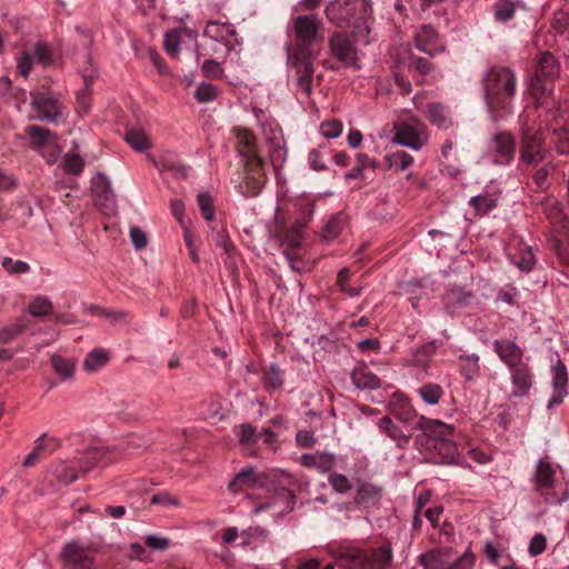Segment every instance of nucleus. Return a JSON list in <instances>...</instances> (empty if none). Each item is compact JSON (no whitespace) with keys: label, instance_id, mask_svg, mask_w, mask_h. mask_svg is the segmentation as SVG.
<instances>
[{"label":"nucleus","instance_id":"obj_1","mask_svg":"<svg viewBox=\"0 0 569 569\" xmlns=\"http://www.w3.org/2000/svg\"><path fill=\"white\" fill-rule=\"evenodd\" d=\"M487 109L492 121L505 119L512 112L517 90L515 72L503 66L491 67L481 79Z\"/></svg>","mask_w":569,"mask_h":569},{"label":"nucleus","instance_id":"obj_2","mask_svg":"<svg viewBox=\"0 0 569 569\" xmlns=\"http://www.w3.org/2000/svg\"><path fill=\"white\" fill-rule=\"evenodd\" d=\"M237 151L243 166V178L239 184V191L247 198L257 197L266 181L267 163L259 154L257 139L247 129H236Z\"/></svg>","mask_w":569,"mask_h":569},{"label":"nucleus","instance_id":"obj_3","mask_svg":"<svg viewBox=\"0 0 569 569\" xmlns=\"http://www.w3.org/2000/svg\"><path fill=\"white\" fill-rule=\"evenodd\" d=\"M325 13L336 27H351L361 32L368 30L367 22L372 16V7L369 0H335L327 6Z\"/></svg>","mask_w":569,"mask_h":569},{"label":"nucleus","instance_id":"obj_4","mask_svg":"<svg viewBox=\"0 0 569 569\" xmlns=\"http://www.w3.org/2000/svg\"><path fill=\"white\" fill-rule=\"evenodd\" d=\"M290 29L295 44L290 52L320 53V43L325 38V24L318 14H299L291 19Z\"/></svg>","mask_w":569,"mask_h":569},{"label":"nucleus","instance_id":"obj_5","mask_svg":"<svg viewBox=\"0 0 569 569\" xmlns=\"http://www.w3.org/2000/svg\"><path fill=\"white\" fill-rule=\"evenodd\" d=\"M519 166L536 167L548 156L543 132L529 123L528 116H520Z\"/></svg>","mask_w":569,"mask_h":569},{"label":"nucleus","instance_id":"obj_6","mask_svg":"<svg viewBox=\"0 0 569 569\" xmlns=\"http://www.w3.org/2000/svg\"><path fill=\"white\" fill-rule=\"evenodd\" d=\"M96 550L79 540L67 541L60 552L62 569H100L94 557Z\"/></svg>","mask_w":569,"mask_h":569},{"label":"nucleus","instance_id":"obj_7","mask_svg":"<svg viewBox=\"0 0 569 569\" xmlns=\"http://www.w3.org/2000/svg\"><path fill=\"white\" fill-rule=\"evenodd\" d=\"M319 53L290 52L288 61L295 70V84L298 91L309 97L312 93L315 61Z\"/></svg>","mask_w":569,"mask_h":569},{"label":"nucleus","instance_id":"obj_8","mask_svg":"<svg viewBox=\"0 0 569 569\" xmlns=\"http://www.w3.org/2000/svg\"><path fill=\"white\" fill-rule=\"evenodd\" d=\"M516 150L513 134L500 131L490 138L485 157L495 166H509L515 160Z\"/></svg>","mask_w":569,"mask_h":569},{"label":"nucleus","instance_id":"obj_9","mask_svg":"<svg viewBox=\"0 0 569 569\" xmlns=\"http://www.w3.org/2000/svg\"><path fill=\"white\" fill-rule=\"evenodd\" d=\"M30 104L37 111L36 116H29L30 120H46L56 123L62 116L63 104L50 90L31 92Z\"/></svg>","mask_w":569,"mask_h":569},{"label":"nucleus","instance_id":"obj_10","mask_svg":"<svg viewBox=\"0 0 569 569\" xmlns=\"http://www.w3.org/2000/svg\"><path fill=\"white\" fill-rule=\"evenodd\" d=\"M91 191L96 207L104 216L117 213V199L111 182L104 173H97L91 180Z\"/></svg>","mask_w":569,"mask_h":569},{"label":"nucleus","instance_id":"obj_11","mask_svg":"<svg viewBox=\"0 0 569 569\" xmlns=\"http://www.w3.org/2000/svg\"><path fill=\"white\" fill-rule=\"evenodd\" d=\"M559 72L560 67L556 58L549 52L542 53L531 83L535 93L540 92L542 96L551 93V82L559 76Z\"/></svg>","mask_w":569,"mask_h":569},{"label":"nucleus","instance_id":"obj_12","mask_svg":"<svg viewBox=\"0 0 569 569\" xmlns=\"http://www.w3.org/2000/svg\"><path fill=\"white\" fill-rule=\"evenodd\" d=\"M271 479V475L259 472L254 467L248 466L233 476L228 485V490L236 495L248 489L266 488Z\"/></svg>","mask_w":569,"mask_h":569},{"label":"nucleus","instance_id":"obj_13","mask_svg":"<svg viewBox=\"0 0 569 569\" xmlns=\"http://www.w3.org/2000/svg\"><path fill=\"white\" fill-rule=\"evenodd\" d=\"M116 449L97 446L90 447L80 453L79 457L74 458L78 470L81 477H86L90 471L96 468H103L110 465L114 458L112 457Z\"/></svg>","mask_w":569,"mask_h":569},{"label":"nucleus","instance_id":"obj_14","mask_svg":"<svg viewBox=\"0 0 569 569\" xmlns=\"http://www.w3.org/2000/svg\"><path fill=\"white\" fill-rule=\"evenodd\" d=\"M331 54L346 67H358V50L345 32H333L329 39Z\"/></svg>","mask_w":569,"mask_h":569},{"label":"nucleus","instance_id":"obj_15","mask_svg":"<svg viewBox=\"0 0 569 569\" xmlns=\"http://www.w3.org/2000/svg\"><path fill=\"white\" fill-rule=\"evenodd\" d=\"M46 478L50 482L52 489L57 490L58 488L68 486L82 477L73 459L71 461H54L47 470Z\"/></svg>","mask_w":569,"mask_h":569},{"label":"nucleus","instance_id":"obj_16","mask_svg":"<svg viewBox=\"0 0 569 569\" xmlns=\"http://www.w3.org/2000/svg\"><path fill=\"white\" fill-rule=\"evenodd\" d=\"M511 390L509 398H525L535 383V375L528 361L509 369Z\"/></svg>","mask_w":569,"mask_h":569},{"label":"nucleus","instance_id":"obj_17","mask_svg":"<svg viewBox=\"0 0 569 569\" xmlns=\"http://www.w3.org/2000/svg\"><path fill=\"white\" fill-rule=\"evenodd\" d=\"M395 141L400 146L420 150L427 141L426 127L419 122L402 123L396 128Z\"/></svg>","mask_w":569,"mask_h":569},{"label":"nucleus","instance_id":"obj_18","mask_svg":"<svg viewBox=\"0 0 569 569\" xmlns=\"http://www.w3.org/2000/svg\"><path fill=\"white\" fill-rule=\"evenodd\" d=\"M493 351L499 359L507 366L508 370L527 362L525 350L515 341L508 339H499L492 342Z\"/></svg>","mask_w":569,"mask_h":569},{"label":"nucleus","instance_id":"obj_19","mask_svg":"<svg viewBox=\"0 0 569 569\" xmlns=\"http://www.w3.org/2000/svg\"><path fill=\"white\" fill-rule=\"evenodd\" d=\"M439 34L431 24H423L415 34L416 48L431 57L445 51V47L438 44Z\"/></svg>","mask_w":569,"mask_h":569},{"label":"nucleus","instance_id":"obj_20","mask_svg":"<svg viewBox=\"0 0 569 569\" xmlns=\"http://www.w3.org/2000/svg\"><path fill=\"white\" fill-rule=\"evenodd\" d=\"M237 34L236 29L230 23H220L218 21H209L203 30V36L226 47V54H229L234 44L231 38Z\"/></svg>","mask_w":569,"mask_h":569},{"label":"nucleus","instance_id":"obj_21","mask_svg":"<svg viewBox=\"0 0 569 569\" xmlns=\"http://www.w3.org/2000/svg\"><path fill=\"white\" fill-rule=\"evenodd\" d=\"M184 39H189L191 42H197L198 32L190 28H176L168 30L164 33L163 47L166 52L177 58L180 52V46Z\"/></svg>","mask_w":569,"mask_h":569},{"label":"nucleus","instance_id":"obj_22","mask_svg":"<svg viewBox=\"0 0 569 569\" xmlns=\"http://www.w3.org/2000/svg\"><path fill=\"white\" fill-rule=\"evenodd\" d=\"M567 383H568L567 368L561 360H558V362L552 368L553 395L547 405L548 409H552L553 407L562 403L563 399L568 395Z\"/></svg>","mask_w":569,"mask_h":569},{"label":"nucleus","instance_id":"obj_23","mask_svg":"<svg viewBox=\"0 0 569 569\" xmlns=\"http://www.w3.org/2000/svg\"><path fill=\"white\" fill-rule=\"evenodd\" d=\"M336 563L341 569H367V551L356 547H343L336 553Z\"/></svg>","mask_w":569,"mask_h":569},{"label":"nucleus","instance_id":"obj_24","mask_svg":"<svg viewBox=\"0 0 569 569\" xmlns=\"http://www.w3.org/2000/svg\"><path fill=\"white\" fill-rule=\"evenodd\" d=\"M435 450L433 458L438 463L455 465L459 461V453L457 445L449 438L437 439L432 443Z\"/></svg>","mask_w":569,"mask_h":569},{"label":"nucleus","instance_id":"obj_25","mask_svg":"<svg viewBox=\"0 0 569 569\" xmlns=\"http://www.w3.org/2000/svg\"><path fill=\"white\" fill-rule=\"evenodd\" d=\"M452 556L451 548H439L419 556V563L423 569H446Z\"/></svg>","mask_w":569,"mask_h":569},{"label":"nucleus","instance_id":"obj_26","mask_svg":"<svg viewBox=\"0 0 569 569\" xmlns=\"http://www.w3.org/2000/svg\"><path fill=\"white\" fill-rule=\"evenodd\" d=\"M418 425L425 431L426 436L432 440V443H435L437 439L449 438L455 429L452 426L440 420H432L425 417L420 418Z\"/></svg>","mask_w":569,"mask_h":569},{"label":"nucleus","instance_id":"obj_27","mask_svg":"<svg viewBox=\"0 0 569 569\" xmlns=\"http://www.w3.org/2000/svg\"><path fill=\"white\" fill-rule=\"evenodd\" d=\"M351 380L358 389L373 390L380 387L379 378L365 363H358L353 368Z\"/></svg>","mask_w":569,"mask_h":569},{"label":"nucleus","instance_id":"obj_28","mask_svg":"<svg viewBox=\"0 0 569 569\" xmlns=\"http://www.w3.org/2000/svg\"><path fill=\"white\" fill-rule=\"evenodd\" d=\"M281 502L282 508L279 511V515L289 513L293 510L296 505V495L284 487L277 490V496L271 502L261 503L254 508V513H260L267 509H269L271 506H274L277 503Z\"/></svg>","mask_w":569,"mask_h":569},{"label":"nucleus","instance_id":"obj_29","mask_svg":"<svg viewBox=\"0 0 569 569\" xmlns=\"http://www.w3.org/2000/svg\"><path fill=\"white\" fill-rule=\"evenodd\" d=\"M392 561V549L389 543L372 548L367 552V569H387Z\"/></svg>","mask_w":569,"mask_h":569},{"label":"nucleus","instance_id":"obj_30","mask_svg":"<svg viewBox=\"0 0 569 569\" xmlns=\"http://www.w3.org/2000/svg\"><path fill=\"white\" fill-rule=\"evenodd\" d=\"M476 217H485L498 206V193L485 191L469 199Z\"/></svg>","mask_w":569,"mask_h":569},{"label":"nucleus","instance_id":"obj_31","mask_svg":"<svg viewBox=\"0 0 569 569\" xmlns=\"http://www.w3.org/2000/svg\"><path fill=\"white\" fill-rule=\"evenodd\" d=\"M346 226L347 216L343 212L332 214L322 228L321 239L327 243L336 240Z\"/></svg>","mask_w":569,"mask_h":569},{"label":"nucleus","instance_id":"obj_32","mask_svg":"<svg viewBox=\"0 0 569 569\" xmlns=\"http://www.w3.org/2000/svg\"><path fill=\"white\" fill-rule=\"evenodd\" d=\"M555 469L551 463L545 459H540L535 472L536 489L542 493L545 489L553 486Z\"/></svg>","mask_w":569,"mask_h":569},{"label":"nucleus","instance_id":"obj_33","mask_svg":"<svg viewBox=\"0 0 569 569\" xmlns=\"http://www.w3.org/2000/svg\"><path fill=\"white\" fill-rule=\"evenodd\" d=\"M379 429L385 432L397 447L405 449L410 441V435L405 433L389 417H383L379 420Z\"/></svg>","mask_w":569,"mask_h":569},{"label":"nucleus","instance_id":"obj_34","mask_svg":"<svg viewBox=\"0 0 569 569\" xmlns=\"http://www.w3.org/2000/svg\"><path fill=\"white\" fill-rule=\"evenodd\" d=\"M381 491L380 487L372 483H361L357 488L356 502L365 507L375 506L381 499Z\"/></svg>","mask_w":569,"mask_h":569},{"label":"nucleus","instance_id":"obj_35","mask_svg":"<svg viewBox=\"0 0 569 569\" xmlns=\"http://www.w3.org/2000/svg\"><path fill=\"white\" fill-rule=\"evenodd\" d=\"M428 119L439 129H448L452 126V120L448 116L446 106L440 102H432L428 104Z\"/></svg>","mask_w":569,"mask_h":569},{"label":"nucleus","instance_id":"obj_36","mask_svg":"<svg viewBox=\"0 0 569 569\" xmlns=\"http://www.w3.org/2000/svg\"><path fill=\"white\" fill-rule=\"evenodd\" d=\"M391 413L403 422H409L413 417V409L410 401L405 396H393L390 401Z\"/></svg>","mask_w":569,"mask_h":569},{"label":"nucleus","instance_id":"obj_37","mask_svg":"<svg viewBox=\"0 0 569 569\" xmlns=\"http://www.w3.org/2000/svg\"><path fill=\"white\" fill-rule=\"evenodd\" d=\"M109 361V353L97 348L90 351L83 360V369L89 373H94L101 370Z\"/></svg>","mask_w":569,"mask_h":569},{"label":"nucleus","instance_id":"obj_38","mask_svg":"<svg viewBox=\"0 0 569 569\" xmlns=\"http://www.w3.org/2000/svg\"><path fill=\"white\" fill-rule=\"evenodd\" d=\"M51 367L62 380H71L74 376L76 361L71 358H64L60 355L51 357Z\"/></svg>","mask_w":569,"mask_h":569},{"label":"nucleus","instance_id":"obj_39","mask_svg":"<svg viewBox=\"0 0 569 569\" xmlns=\"http://www.w3.org/2000/svg\"><path fill=\"white\" fill-rule=\"evenodd\" d=\"M385 162L389 169H393L396 171H405L412 164L413 158L410 153L403 150H398L388 153L385 157Z\"/></svg>","mask_w":569,"mask_h":569},{"label":"nucleus","instance_id":"obj_40","mask_svg":"<svg viewBox=\"0 0 569 569\" xmlns=\"http://www.w3.org/2000/svg\"><path fill=\"white\" fill-rule=\"evenodd\" d=\"M417 392L422 401L430 406L437 405L443 396L442 387L433 382L423 383Z\"/></svg>","mask_w":569,"mask_h":569},{"label":"nucleus","instance_id":"obj_41","mask_svg":"<svg viewBox=\"0 0 569 569\" xmlns=\"http://www.w3.org/2000/svg\"><path fill=\"white\" fill-rule=\"evenodd\" d=\"M33 60L42 67H49L54 61V54L51 46L44 41H37L33 46Z\"/></svg>","mask_w":569,"mask_h":569},{"label":"nucleus","instance_id":"obj_42","mask_svg":"<svg viewBox=\"0 0 569 569\" xmlns=\"http://www.w3.org/2000/svg\"><path fill=\"white\" fill-rule=\"evenodd\" d=\"M53 310L52 301L46 296H37L28 307V312L36 318H43Z\"/></svg>","mask_w":569,"mask_h":569},{"label":"nucleus","instance_id":"obj_43","mask_svg":"<svg viewBox=\"0 0 569 569\" xmlns=\"http://www.w3.org/2000/svg\"><path fill=\"white\" fill-rule=\"evenodd\" d=\"M305 223H297L295 227L288 229L284 234L283 243L287 244V248L284 249V253L288 259H293L291 253L289 252V249H296L299 248L302 243V228Z\"/></svg>","mask_w":569,"mask_h":569},{"label":"nucleus","instance_id":"obj_44","mask_svg":"<svg viewBox=\"0 0 569 569\" xmlns=\"http://www.w3.org/2000/svg\"><path fill=\"white\" fill-rule=\"evenodd\" d=\"M124 140L134 150L142 152L150 148V141L147 134L139 129H130L124 134Z\"/></svg>","mask_w":569,"mask_h":569},{"label":"nucleus","instance_id":"obj_45","mask_svg":"<svg viewBox=\"0 0 569 569\" xmlns=\"http://www.w3.org/2000/svg\"><path fill=\"white\" fill-rule=\"evenodd\" d=\"M263 385L268 391L279 389L283 385L282 372L276 363L270 365V367L264 370Z\"/></svg>","mask_w":569,"mask_h":569},{"label":"nucleus","instance_id":"obj_46","mask_svg":"<svg viewBox=\"0 0 569 569\" xmlns=\"http://www.w3.org/2000/svg\"><path fill=\"white\" fill-rule=\"evenodd\" d=\"M63 171L68 174L79 176L84 168V161L76 152H67L62 159Z\"/></svg>","mask_w":569,"mask_h":569},{"label":"nucleus","instance_id":"obj_47","mask_svg":"<svg viewBox=\"0 0 569 569\" xmlns=\"http://www.w3.org/2000/svg\"><path fill=\"white\" fill-rule=\"evenodd\" d=\"M26 132L28 133L32 147L41 149L49 143L50 131L42 127L31 124L27 127Z\"/></svg>","mask_w":569,"mask_h":569},{"label":"nucleus","instance_id":"obj_48","mask_svg":"<svg viewBox=\"0 0 569 569\" xmlns=\"http://www.w3.org/2000/svg\"><path fill=\"white\" fill-rule=\"evenodd\" d=\"M495 17L500 22H507L515 17L516 4L511 0H498L493 4Z\"/></svg>","mask_w":569,"mask_h":569},{"label":"nucleus","instance_id":"obj_49","mask_svg":"<svg viewBox=\"0 0 569 569\" xmlns=\"http://www.w3.org/2000/svg\"><path fill=\"white\" fill-rule=\"evenodd\" d=\"M551 140L558 153H569V127L553 129Z\"/></svg>","mask_w":569,"mask_h":569},{"label":"nucleus","instance_id":"obj_50","mask_svg":"<svg viewBox=\"0 0 569 569\" xmlns=\"http://www.w3.org/2000/svg\"><path fill=\"white\" fill-rule=\"evenodd\" d=\"M197 202L203 219L207 221H212L214 218V204L211 194L208 192L198 193Z\"/></svg>","mask_w":569,"mask_h":569},{"label":"nucleus","instance_id":"obj_51","mask_svg":"<svg viewBox=\"0 0 569 569\" xmlns=\"http://www.w3.org/2000/svg\"><path fill=\"white\" fill-rule=\"evenodd\" d=\"M475 561V555L468 549L459 557L452 555L446 569H472Z\"/></svg>","mask_w":569,"mask_h":569},{"label":"nucleus","instance_id":"obj_52","mask_svg":"<svg viewBox=\"0 0 569 569\" xmlns=\"http://www.w3.org/2000/svg\"><path fill=\"white\" fill-rule=\"evenodd\" d=\"M243 538L242 546H248L256 540L267 541L269 538V531L260 526L249 527L241 532Z\"/></svg>","mask_w":569,"mask_h":569},{"label":"nucleus","instance_id":"obj_53","mask_svg":"<svg viewBox=\"0 0 569 569\" xmlns=\"http://www.w3.org/2000/svg\"><path fill=\"white\" fill-rule=\"evenodd\" d=\"M513 261L515 264L525 272L531 271L536 263L535 254L530 247H525L519 256H515Z\"/></svg>","mask_w":569,"mask_h":569},{"label":"nucleus","instance_id":"obj_54","mask_svg":"<svg viewBox=\"0 0 569 569\" xmlns=\"http://www.w3.org/2000/svg\"><path fill=\"white\" fill-rule=\"evenodd\" d=\"M3 269L10 274H23L30 271L29 263L22 260H13L10 257H4L1 262Z\"/></svg>","mask_w":569,"mask_h":569},{"label":"nucleus","instance_id":"obj_55","mask_svg":"<svg viewBox=\"0 0 569 569\" xmlns=\"http://www.w3.org/2000/svg\"><path fill=\"white\" fill-rule=\"evenodd\" d=\"M551 170L552 166L548 162L535 171L532 174V181L538 190L542 191L549 187V174Z\"/></svg>","mask_w":569,"mask_h":569},{"label":"nucleus","instance_id":"obj_56","mask_svg":"<svg viewBox=\"0 0 569 569\" xmlns=\"http://www.w3.org/2000/svg\"><path fill=\"white\" fill-rule=\"evenodd\" d=\"M337 465V457L332 452L317 451V470L326 473L331 471Z\"/></svg>","mask_w":569,"mask_h":569},{"label":"nucleus","instance_id":"obj_57","mask_svg":"<svg viewBox=\"0 0 569 569\" xmlns=\"http://www.w3.org/2000/svg\"><path fill=\"white\" fill-rule=\"evenodd\" d=\"M194 97L201 103L211 102L217 98V89L209 82H201L196 89Z\"/></svg>","mask_w":569,"mask_h":569},{"label":"nucleus","instance_id":"obj_58","mask_svg":"<svg viewBox=\"0 0 569 569\" xmlns=\"http://www.w3.org/2000/svg\"><path fill=\"white\" fill-rule=\"evenodd\" d=\"M350 274H351V272L348 268H342L338 273L337 283L342 292L347 293L350 297H357L360 295V289H356V288L347 284V281H349Z\"/></svg>","mask_w":569,"mask_h":569},{"label":"nucleus","instance_id":"obj_59","mask_svg":"<svg viewBox=\"0 0 569 569\" xmlns=\"http://www.w3.org/2000/svg\"><path fill=\"white\" fill-rule=\"evenodd\" d=\"M201 71L204 77L210 79H220L223 76V69L221 64L213 59L204 60L201 67Z\"/></svg>","mask_w":569,"mask_h":569},{"label":"nucleus","instance_id":"obj_60","mask_svg":"<svg viewBox=\"0 0 569 569\" xmlns=\"http://www.w3.org/2000/svg\"><path fill=\"white\" fill-rule=\"evenodd\" d=\"M320 130L326 138L335 139L341 134L342 123L337 119L327 120L321 123Z\"/></svg>","mask_w":569,"mask_h":569},{"label":"nucleus","instance_id":"obj_61","mask_svg":"<svg viewBox=\"0 0 569 569\" xmlns=\"http://www.w3.org/2000/svg\"><path fill=\"white\" fill-rule=\"evenodd\" d=\"M329 483L339 493H347L351 489L349 479L342 473H331L329 476Z\"/></svg>","mask_w":569,"mask_h":569},{"label":"nucleus","instance_id":"obj_62","mask_svg":"<svg viewBox=\"0 0 569 569\" xmlns=\"http://www.w3.org/2000/svg\"><path fill=\"white\" fill-rule=\"evenodd\" d=\"M26 325L14 323L0 329V343H9L12 341L20 332L23 331Z\"/></svg>","mask_w":569,"mask_h":569},{"label":"nucleus","instance_id":"obj_63","mask_svg":"<svg viewBox=\"0 0 569 569\" xmlns=\"http://www.w3.org/2000/svg\"><path fill=\"white\" fill-rule=\"evenodd\" d=\"M546 547H547L546 536L542 533H536L529 542V547H528L529 555L531 557L539 556L546 550Z\"/></svg>","mask_w":569,"mask_h":569},{"label":"nucleus","instance_id":"obj_64","mask_svg":"<svg viewBox=\"0 0 569 569\" xmlns=\"http://www.w3.org/2000/svg\"><path fill=\"white\" fill-rule=\"evenodd\" d=\"M33 61L34 60H33L32 56L27 51L22 52L18 57L17 69L23 78H28V76L30 74V72L32 70Z\"/></svg>","mask_w":569,"mask_h":569}]
</instances>
